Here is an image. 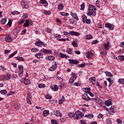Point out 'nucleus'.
Wrapping results in <instances>:
<instances>
[{
    "mask_svg": "<svg viewBox=\"0 0 124 124\" xmlns=\"http://www.w3.org/2000/svg\"><path fill=\"white\" fill-rule=\"evenodd\" d=\"M58 10H62L63 9V4L58 5Z\"/></svg>",
    "mask_w": 124,
    "mask_h": 124,
    "instance_id": "obj_30",
    "label": "nucleus"
},
{
    "mask_svg": "<svg viewBox=\"0 0 124 124\" xmlns=\"http://www.w3.org/2000/svg\"><path fill=\"white\" fill-rule=\"evenodd\" d=\"M107 80H108L109 83L108 87H111V86H112V84H113V81H112L111 78H108Z\"/></svg>",
    "mask_w": 124,
    "mask_h": 124,
    "instance_id": "obj_35",
    "label": "nucleus"
},
{
    "mask_svg": "<svg viewBox=\"0 0 124 124\" xmlns=\"http://www.w3.org/2000/svg\"><path fill=\"white\" fill-rule=\"evenodd\" d=\"M31 94L30 92H28V95L27 96V101L29 104H31Z\"/></svg>",
    "mask_w": 124,
    "mask_h": 124,
    "instance_id": "obj_7",
    "label": "nucleus"
},
{
    "mask_svg": "<svg viewBox=\"0 0 124 124\" xmlns=\"http://www.w3.org/2000/svg\"><path fill=\"white\" fill-rule=\"evenodd\" d=\"M70 34V35H76V36H79L80 33L74 31H70L69 33L67 31L64 32V35H68Z\"/></svg>",
    "mask_w": 124,
    "mask_h": 124,
    "instance_id": "obj_3",
    "label": "nucleus"
},
{
    "mask_svg": "<svg viewBox=\"0 0 124 124\" xmlns=\"http://www.w3.org/2000/svg\"><path fill=\"white\" fill-rule=\"evenodd\" d=\"M84 117V114H82V112L80 111H76L75 113L74 119L75 120H80L81 118Z\"/></svg>",
    "mask_w": 124,
    "mask_h": 124,
    "instance_id": "obj_2",
    "label": "nucleus"
},
{
    "mask_svg": "<svg viewBox=\"0 0 124 124\" xmlns=\"http://www.w3.org/2000/svg\"><path fill=\"white\" fill-rule=\"evenodd\" d=\"M83 90H84V92H85V93H89V92H91V89L90 88H86L83 89Z\"/></svg>",
    "mask_w": 124,
    "mask_h": 124,
    "instance_id": "obj_32",
    "label": "nucleus"
},
{
    "mask_svg": "<svg viewBox=\"0 0 124 124\" xmlns=\"http://www.w3.org/2000/svg\"><path fill=\"white\" fill-rule=\"evenodd\" d=\"M105 104L106 106H110V105H112V102L110 99H108L105 102Z\"/></svg>",
    "mask_w": 124,
    "mask_h": 124,
    "instance_id": "obj_21",
    "label": "nucleus"
},
{
    "mask_svg": "<svg viewBox=\"0 0 124 124\" xmlns=\"http://www.w3.org/2000/svg\"><path fill=\"white\" fill-rule=\"evenodd\" d=\"M21 4L23 8H29V4H28V2L25 1V0H22L21 2Z\"/></svg>",
    "mask_w": 124,
    "mask_h": 124,
    "instance_id": "obj_5",
    "label": "nucleus"
},
{
    "mask_svg": "<svg viewBox=\"0 0 124 124\" xmlns=\"http://www.w3.org/2000/svg\"><path fill=\"white\" fill-rule=\"evenodd\" d=\"M80 10H84L85 9V3H82L80 5Z\"/></svg>",
    "mask_w": 124,
    "mask_h": 124,
    "instance_id": "obj_44",
    "label": "nucleus"
},
{
    "mask_svg": "<svg viewBox=\"0 0 124 124\" xmlns=\"http://www.w3.org/2000/svg\"><path fill=\"white\" fill-rule=\"evenodd\" d=\"M71 78L75 80H76V79L77 78V76L75 75V73H72V77Z\"/></svg>",
    "mask_w": 124,
    "mask_h": 124,
    "instance_id": "obj_29",
    "label": "nucleus"
},
{
    "mask_svg": "<svg viewBox=\"0 0 124 124\" xmlns=\"http://www.w3.org/2000/svg\"><path fill=\"white\" fill-rule=\"evenodd\" d=\"M21 108V105L19 104H17L15 106V109H16V110H19V109Z\"/></svg>",
    "mask_w": 124,
    "mask_h": 124,
    "instance_id": "obj_31",
    "label": "nucleus"
},
{
    "mask_svg": "<svg viewBox=\"0 0 124 124\" xmlns=\"http://www.w3.org/2000/svg\"><path fill=\"white\" fill-rule=\"evenodd\" d=\"M45 14H46V15H50V14H51V12L50 11H45L44 12Z\"/></svg>",
    "mask_w": 124,
    "mask_h": 124,
    "instance_id": "obj_62",
    "label": "nucleus"
},
{
    "mask_svg": "<svg viewBox=\"0 0 124 124\" xmlns=\"http://www.w3.org/2000/svg\"><path fill=\"white\" fill-rule=\"evenodd\" d=\"M5 23H6V18H2L1 20V24L2 25H4V24H5Z\"/></svg>",
    "mask_w": 124,
    "mask_h": 124,
    "instance_id": "obj_40",
    "label": "nucleus"
},
{
    "mask_svg": "<svg viewBox=\"0 0 124 124\" xmlns=\"http://www.w3.org/2000/svg\"><path fill=\"white\" fill-rule=\"evenodd\" d=\"M24 84L25 85H28L29 84H31V80L30 79H25Z\"/></svg>",
    "mask_w": 124,
    "mask_h": 124,
    "instance_id": "obj_45",
    "label": "nucleus"
},
{
    "mask_svg": "<svg viewBox=\"0 0 124 124\" xmlns=\"http://www.w3.org/2000/svg\"><path fill=\"white\" fill-rule=\"evenodd\" d=\"M72 45H73V46H74V47H78V44H77V43H76V42H75V41H73L72 43Z\"/></svg>",
    "mask_w": 124,
    "mask_h": 124,
    "instance_id": "obj_52",
    "label": "nucleus"
},
{
    "mask_svg": "<svg viewBox=\"0 0 124 124\" xmlns=\"http://www.w3.org/2000/svg\"><path fill=\"white\" fill-rule=\"evenodd\" d=\"M101 54L103 56H106L107 55V52L106 51H102L101 52Z\"/></svg>",
    "mask_w": 124,
    "mask_h": 124,
    "instance_id": "obj_60",
    "label": "nucleus"
},
{
    "mask_svg": "<svg viewBox=\"0 0 124 124\" xmlns=\"http://www.w3.org/2000/svg\"><path fill=\"white\" fill-rule=\"evenodd\" d=\"M54 115H55V116H57V117H62V114L60 110L54 111Z\"/></svg>",
    "mask_w": 124,
    "mask_h": 124,
    "instance_id": "obj_19",
    "label": "nucleus"
},
{
    "mask_svg": "<svg viewBox=\"0 0 124 124\" xmlns=\"http://www.w3.org/2000/svg\"><path fill=\"white\" fill-rule=\"evenodd\" d=\"M118 59H119V60L120 61H124V55H121V56H118Z\"/></svg>",
    "mask_w": 124,
    "mask_h": 124,
    "instance_id": "obj_51",
    "label": "nucleus"
},
{
    "mask_svg": "<svg viewBox=\"0 0 124 124\" xmlns=\"http://www.w3.org/2000/svg\"><path fill=\"white\" fill-rule=\"evenodd\" d=\"M48 59L49 61H54L55 60V57L53 56H48Z\"/></svg>",
    "mask_w": 124,
    "mask_h": 124,
    "instance_id": "obj_49",
    "label": "nucleus"
},
{
    "mask_svg": "<svg viewBox=\"0 0 124 124\" xmlns=\"http://www.w3.org/2000/svg\"><path fill=\"white\" fill-rule=\"evenodd\" d=\"M5 41L6 42H7L8 43L9 42H12V39L10 37V36L8 34L6 35L5 37Z\"/></svg>",
    "mask_w": 124,
    "mask_h": 124,
    "instance_id": "obj_11",
    "label": "nucleus"
},
{
    "mask_svg": "<svg viewBox=\"0 0 124 124\" xmlns=\"http://www.w3.org/2000/svg\"><path fill=\"white\" fill-rule=\"evenodd\" d=\"M98 42H99V41H98V40H94L92 41V45H93V44H96V43H98Z\"/></svg>",
    "mask_w": 124,
    "mask_h": 124,
    "instance_id": "obj_57",
    "label": "nucleus"
},
{
    "mask_svg": "<svg viewBox=\"0 0 124 124\" xmlns=\"http://www.w3.org/2000/svg\"><path fill=\"white\" fill-rule=\"evenodd\" d=\"M95 80H96L95 77H92L89 78V81L90 84H91V85H95Z\"/></svg>",
    "mask_w": 124,
    "mask_h": 124,
    "instance_id": "obj_8",
    "label": "nucleus"
},
{
    "mask_svg": "<svg viewBox=\"0 0 124 124\" xmlns=\"http://www.w3.org/2000/svg\"><path fill=\"white\" fill-rule=\"evenodd\" d=\"M45 31L48 33H52V29H50L49 28H46L45 29Z\"/></svg>",
    "mask_w": 124,
    "mask_h": 124,
    "instance_id": "obj_36",
    "label": "nucleus"
},
{
    "mask_svg": "<svg viewBox=\"0 0 124 124\" xmlns=\"http://www.w3.org/2000/svg\"><path fill=\"white\" fill-rule=\"evenodd\" d=\"M73 50V48H67L66 50V52L68 54H69V55H72V51Z\"/></svg>",
    "mask_w": 124,
    "mask_h": 124,
    "instance_id": "obj_27",
    "label": "nucleus"
},
{
    "mask_svg": "<svg viewBox=\"0 0 124 124\" xmlns=\"http://www.w3.org/2000/svg\"><path fill=\"white\" fill-rule=\"evenodd\" d=\"M17 53H18V51H16L14 53H13L12 54H10V55L9 56V59H11V58H13V57H14V55L16 54H17Z\"/></svg>",
    "mask_w": 124,
    "mask_h": 124,
    "instance_id": "obj_37",
    "label": "nucleus"
},
{
    "mask_svg": "<svg viewBox=\"0 0 124 124\" xmlns=\"http://www.w3.org/2000/svg\"><path fill=\"white\" fill-rule=\"evenodd\" d=\"M11 14H12V15H19V14H20V13L17 11H15L14 12H12L11 13Z\"/></svg>",
    "mask_w": 124,
    "mask_h": 124,
    "instance_id": "obj_39",
    "label": "nucleus"
},
{
    "mask_svg": "<svg viewBox=\"0 0 124 124\" xmlns=\"http://www.w3.org/2000/svg\"><path fill=\"white\" fill-rule=\"evenodd\" d=\"M82 21L83 23H85L86 24H91V19H87V16L85 15H83L82 16Z\"/></svg>",
    "mask_w": 124,
    "mask_h": 124,
    "instance_id": "obj_4",
    "label": "nucleus"
},
{
    "mask_svg": "<svg viewBox=\"0 0 124 124\" xmlns=\"http://www.w3.org/2000/svg\"><path fill=\"white\" fill-rule=\"evenodd\" d=\"M54 37H55V38H61V37H62V36L59 34H56L54 35Z\"/></svg>",
    "mask_w": 124,
    "mask_h": 124,
    "instance_id": "obj_55",
    "label": "nucleus"
},
{
    "mask_svg": "<svg viewBox=\"0 0 124 124\" xmlns=\"http://www.w3.org/2000/svg\"><path fill=\"white\" fill-rule=\"evenodd\" d=\"M0 93H1L2 94H6V93H7V91L6 90H1L0 91Z\"/></svg>",
    "mask_w": 124,
    "mask_h": 124,
    "instance_id": "obj_47",
    "label": "nucleus"
},
{
    "mask_svg": "<svg viewBox=\"0 0 124 124\" xmlns=\"http://www.w3.org/2000/svg\"><path fill=\"white\" fill-rule=\"evenodd\" d=\"M30 25V20L29 19H27L26 22L24 23V28H27V27H29Z\"/></svg>",
    "mask_w": 124,
    "mask_h": 124,
    "instance_id": "obj_25",
    "label": "nucleus"
},
{
    "mask_svg": "<svg viewBox=\"0 0 124 124\" xmlns=\"http://www.w3.org/2000/svg\"><path fill=\"white\" fill-rule=\"evenodd\" d=\"M50 89L53 91V92H57V91L59 90V87H58V85H55L54 87L53 86H50Z\"/></svg>",
    "mask_w": 124,
    "mask_h": 124,
    "instance_id": "obj_24",
    "label": "nucleus"
},
{
    "mask_svg": "<svg viewBox=\"0 0 124 124\" xmlns=\"http://www.w3.org/2000/svg\"><path fill=\"white\" fill-rule=\"evenodd\" d=\"M86 39H92L93 38V36L91 34L87 35L86 37Z\"/></svg>",
    "mask_w": 124,
    "mask_h": 124,
    "instance_id": "obj_53",
    "label": "nucleus"
},
{
    "mask_svg": "<svg viewBox=\"0 0 124 124\" xmlns=\"http://www.w3.org/2000/svg\"><path fill=\"white\" fill-rule=\"evenodd\" d=\"M71 15L73 18H74L77 20V21L79 20V18H78V16H77V14L76 13H71Z\"/></svg>",
    "mask_w": 124,
    "mask_h": 124,
    "instance_id": "obj_20",
    "label": "nucleus"
},
{
    "mask_svg": "<svg viewBox=\"0 0 124 124\" xmlns=\"http://www.w3.org/2000/svg\"><path fill=\"white\" fill-rule=\"evenodd\" d=\"M105 73L106 76H108V77H113V75H112V74L110 72L106 71L105 72Z\"/></svg>",
    "mask_w": 124,
    "mask_h": 124,
    "instance_id": "obj_28",
    "label": "nucleus"
},
{
    "mask_svg": "<svg viewBox=\"0 0 124 124\" xmlns=\"http://www.w3.org/2000/svg\"><path fill=\"white\" fill-rule=\"evenodd\" d=\"M36 46H38L39 47H41V46H44V43H43L41 41H38L35 43Z\"/></svg>",
    "mask_w": 124,
    "mask_h": 124,
    "instance_id": "obj_13",
    "label": "nucleus"
},
{
    "mask_svg": "<svg viewBox=\"0 0 124 124\" xmlns=\"http://www.w3.org/2000/svg\"><path fill=\"white\" fill-rule=\"evenodd\" d=\"M61 15H62V16H68V15H69V14L67 13L62 12L61 13Z\"/></svg>",
    "mask_w": 124,
    "mask_h": 124,
    "instance_id": "obj_48",
    "label": "nucleus"
},
{
    "mask_svg": "<svg viewBox=\"0 0 124 124\" xmlns=\"http://www.w3.org/2000/svg\"><path fill=\"white\" fill-rule=\"evenodd\" d=\"M98 119H102L103 118V115H102V114H99L98 115Z\"/></svg>",
    "mask_w": 124,
    "mask_h": 124,
    "instance_id": "obj_63",
    "label": "nucleus"
},
{
    "mask_svg": "<svg viewBox=\"0 0 124 124\" xmlns=\"http://www.w3.org/2000/svg\"><path fill=\"white\" fill-rule=\"evenodd\" d=\"M96 6H97V7H100V2L98 0H97L96 1Z\"/></svg>",
    "mask_w": 124,
    "mask_h": 124,
    "instance_id": "obj_54",
    "label": "nucleus"
},
{
    "mask_svg": "<svg viewBox=\"0 0 124 124\" xmlns=\"http://www.w3.org/2000/svg\"><path fill=\"white\" fill-rule=\"evenodd\" d=\"M15 59L20 62H24V61H25V59L23 57H16Z\"/></svg>",
    "mask_w": 124,
    "mask_h": 124,
    "instance_id": "obj_34",
    "label": "nucleus"
},
{
    "mask_svg": "<svg viewBox=\"0 0 124 124\" xmlns=\"http://www.w3.org/2000/svg\"><path fill=\"white\" fill-rule=\"evenodd\" d=\"M38 87L40 88V89H42L43 88H45V84H40L38 86Z\"/></svg>",
    "mask_w": 124,
    "mask_h": 124,
    "instance_id": "obj_46",
    "label": "nucleus"
},
{
    "mask_svg": "<svg viewBox=\"0 0 124 124\" xmlns=\"http://www.w3.org/2000/svg\"><path fill=\"white\" fill-rule=\"evenodd\" d=\"M35 56L37 59H42L43 58V53L41 52L37 53L35 54Z\"/></svg>",
    "mask_w": 124,
    "mask_h": 124,
    "instance_id": "obj_14",
    "label": "nucleus"
},
{
    "mask_svg": "<svg viewBox=\"0 0 124 124\" xmlns=\"http://www.w3.org/2000/svg\"><path fill=\"white\" fill-rule=\"evenodd\" d=\"M58 67V65L56 63L52 65L51 67H49V71H55V70H57V68Z\"/></svg>",
    "mask_w": 124,
    "mask_h": 124,
    "instance_id": "obj_9",
    "label": "nucleus"
},
{
    "mask_svg": "<svg viewBox=\"0 0 124 124\" xmlns=\"http://www.w3.org/2000/svg\"><path fill=\"white\" fill-rule=\"evenodd\" d=\"M41 52H43L44 54H50L52 53V51L51 50L48 49H42Z\"/></svg>",
    "mask_w": 124,
    "mask_h": 124,
    "instance_id": "obj_23",
    "label": "nucleus"
},
{
    "mask_svg": "<svg viewBox=\"0 0 124 124\" xmlns=\"http://www.w3.org/2000/svg\"><path fill=\"white\" fill-rule=\"evenodd\" d=\"M95 100H96V102L98 104H99L100 105H103V104H104V102H103L102 100H101L98 98H96L95 99Z\"/></svg>",
    "mask_w": 124,
    "mask_h": 124,
    "instance_id": "obj_18",
    "label": "nucleus"
},
{
    "mask_svg": "<svg viewBox=\"0 0 124 124\" xmlns=\"http://www.w3.org/2000/svg\"><path fill=\"white\" fill-rule=\"evenodd\" d=\"M24 67L23 65H20L18 66V69H19V77H22L23 76V71L24 70Z\"/></svg>",
    "mask_w": 124,
    "mask_h": 124,
    "instance_id": "obj_6",
    "label": "nucleus"
},
{
    "mask_svg": "<svg viewBox=\"0 0 124 124\" xmlns=\"http://www.w3.org/2000/svg\"><path fill=\"white\" fill-rule=\"evenodd\" d=\"M69 62L70 63L73 64H78L79 63V61L76 60H72V59H69Z\"/></svg>",
    "mask_w": 124,
    "mask_h": 124,
    "instance_id": "obj_15",
    "label": "nucleus"
},
{
    "mask_svg": "<svg viewBox=\"0 0 124 124\" xmlns=\"http://www.w3.org/2000/svg\"><path fill=\"white\" fill-rule=\"evenodd\" d=\"M7 25L10 28L11 27V25H12V20L11 19L9 20V22Z\"/></svg>",
    "mask_w": 124,
    "mask_h": 124,
    "instance_id": "obj_50",
    "label": "nucleus"
},
{
    "mask_svg": "<svg viewBox=\"0 0 124 124\" xmlns=\"http://www.w3.org/2000/svg\"><path fill=\"white\" fill-rule=\"evenodd\" d=\"M93 54L91 52H87L86 53V58H88L89 60H91L93 58Z\"/></svg>",
    "mask_w": 124,
    "mask_h": 124,
    "instance_id": "obj_16",
    "label": "nucleus"
},
{
    "mask_svg": "<svg viewBox=\"0 0 124 124\" xmlns=\"http://www.w3.org/2000/svg\"><path fill=\"white\" fill-rule=\"evenodd\" d=\"M74 116H75L74 113L69 112V113H68L69 118H73V117L74 118Z\"/></svg>",
    "mask_w": 124,
    "mask_h": 124,
    "instance_id": "obj_38",
    "label": "nucleus"
},
{
    "mask_svg": "<svg viewBox=\"0 0 124 124\" xmlns=\"http://www.w3.org/2000/svg\"><path fill=\"white\" fill-rule=\"evenodd\" d=\"M48 114H49V110H44L43 112V115L44 117H47V116H48Z\"/></svg>",
    "mask_w": 124,
    "mask_h": 124,
    "instance_id": "obj_26",
    "label": "nucleus"
},
{
    "mask_svg": "<svg viewBox=\"0 0 124 124\" xmlns=\"http://www.w3.org/2000/svg\"><path fill=\"white\" fill-rule=\"evenodd\" d=\"M82 98L84 100H91L90 97H89V96L88 95V93H84L82 95Z\"/></svg>",
    "mask_w": 124,
    "mask_h": 124,
    "instance_id": "obj_12",
    "label": "nucleus"
},
{
    "mask_svg": "<svg viewBox=\"0 0 124 124\" xmlns=\"http://www.w3.org/2000/svg\"><path fill=\"white\" fill-rule=\"evenodd\" d=\"M74 86H76V87H80L81 86V83L80 82L78 81L77 82L74 83Z\"/></svg>",
    "mask_w": 124,
    "mask_h": 124,
    "instance_id": "obj_41",
    "label": "nucleus"
},
{
    "mask_svg": "<svg viewBox=\"0 0 124 124\" xmlns=\"http://www.w3.org/2000/svg\"><path fill=\"white\" fill-rule=\"evenodd\" d=\"M51 122V124H58V122L56 121H55L54 120H52Z\"/></svg>",
    "mask_w": 124,
    "mask_h": 124,
    "instance_id": "obj_64",
    "label": "nucleus"
},
{
    "mask_svg": "<svg viewBox=\"0 0 124 124\" xmlns=\"http://www.w3.org/2000/svg\"><path fill=\"white\" fill-rule=\"evenodd\" d=\"M75 81V80H74L73 78H71L69 80V82L70 83V84H72V83H74Z\"/></svg>",
    "mask_w": 124,
    "mask_h": 124,
    "instance_id": "obj_61",
    "label": "nucleus"
},
{
    "mask_svg": "<svg viewBox=\"0 0 124 124\" xmlns=\"http://www.w3.org/2000/svg\"><path fill=\"white\" fill-rule=\"evenodd\" d=\"M104 46L106 50H109V49H110V44H109V42L107 44H104Z\"/></svg>",
    "mask_w": 124,
    "mask_h": 124,
    "instance_id": "obj_22",
    "label": "nucleus"
},
{
    "mask_svg": "<svg viewBox=\"0 0 124 124\" xmlns=\"http://www.w3.org/2000/svg\"><path fill=\"white\" fill-rule=\"evenodd\" d=\"M45 97L46 99H51L52 98V95L47 94L45 95Z\"/></svg>",
    "mask_w": 124,
    "mask_h": 124,
    "instance_id": "obj_43",
    "label": "nucleus"
},
{
    "mask_svg": "<svg viewBox=\"0 0 124 124\" xmlns=\"http://www.w3.org/2000/svg\"><path fill=\"white\" fill-rule=\"evenodd\" d=\"M95 10H96V8L92 4H89L87 15H88V16H93V17H95L96 16Z\"/></svg>",
    "mask_w": 124,
    "mask_h": 124,
    "instance_id": "obj_1",
    "label": "nucleus"
},
{
    "mask_svg": "<svg viewBox=\"0 0 124 124\" xmlns=\"http://www.w3.org/2000/svg\"><path fill=\"white\" fill-rule=\"evenodd\" d=\"M5 78L6 80H9V79L11 78V76H10V75H7Z\"/></svg>",
    "mask_w": 124,
    "mask_h": 124,
    "instance_id": "obj_59",
    "label": "nucleus"
},
{
    "mask_svg": "<svg viewBox=\"0 0 124 124\" xmlns=\"http://www.w3.org/2000/svg\"><path fill=\"white\" fill-rule=\"evenodd\" d=\"M106 123L107 124H111V121H110V119L108 118L106 120Z\"/></svg>",
    "mask_w": 124,
    "mask_h": 124,
    "instance_id": "obj_58",
    "label": "nucleus"
},
{
    "mask_svg": "<svg viewBox=\"0 0 124 124\" xmlns=\"http://www.w3.org/2000/svg\"><path fill=\"white\" fill-rule=\"evenodd\" d=\"M40 3L43 4L44 6H48V2L46 0H40Z\"/></svg>",
    "mask_w": 124,
    "mask_h": 124,
    "instance_id": "obj_17",
    "label": "nucleus"
},
{
    "mask_svg": "<svg viewBox=\"0 0 124 124\" xmlns=\"http://www.w3.org/2000/svg\"><path fill=\"white\" fill-rule=\"evenodd\" d=\"M119 83L124 85V78H120L118 80Z\"/></svg>",
    "mask_w": 124,
    "mask_h": 124,
    "instance_id": "obj_42",
    "label": "nucleus"
},
{
    "mask_svg": "<svg viewBox=\"0 0 124 124\" xmlns=\"http://www.w3.org/2000/svg\"><path fill=\"white\" fill-rule=\"evenodd\" d=\"M105 27L110 30V31H113V30H114V25L111 24L107 23L105 24Z\"/></svg>",
    "mask_w": 124,
    "mask_h": 124,
    "instance_id": "obj_10",
    "label": "nucleus"
},
{
    "mask_svg": "<svg viewBox=\"0 0 124 124\" xmlns=\"http://www.w3.org/2000/svg\"><path fill=\"white\" fill-rule=\"evenodd\" d=\"M86 65V64L84 63H81L80 64H78V67H84V66H85Z\"/></svg>",
    "mask_w": 124,
    "mask_h": 124,
    "instance_id": "obj_56",
    "label": "nucleus"
},
{
    "mask_svg": "<svg viewBox=\"0 0 124 124\" xmlns=\"http://www.w3.org/2000/svg\"><path fill=\"white\" fill-rule=\"evenodd\" d=\"M85 117L86 118H89V119H93V115L92 114H89L85 115Z\"/></svg>",
    "mask_w": 124,
    "mask_h": 124,
    "instance_id": "obj_33",
    "label": "nucleus"
}]
</instances>
